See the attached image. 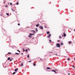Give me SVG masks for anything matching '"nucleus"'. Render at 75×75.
I'll list each match as a JSON object with an SVG mask.
<instances>
[{"instance_id": "a878e982", "label": "nucleus", "mask_w": 75, "mask_h": 75, "mask_svg": "<svg viewBox=\"0 0 75 75\" xmlns=\"http://www.w3.org/2000/svg\"><path fill=\"white\" fill-rule=\"evenodd\" d=\"M59 38H62V37H61V36H59Z\"/></svg>"}, {"instance_id": "f03ea898", "label": "nucleus", "mask_w": 75, "mask_h": 75, "mask_svg": "<svg viewBox=\"0 0 75 75\" xmlns=\"http://www.w3.org/2000/svg\"><path fill=\"white\" fill-rule=\"evenodd\" d=\"M34 33L33 34H31V33H30L29 34V35L28 36V37H32V36L31 35H34Z\"/></svg>"}, {"instance_id": "9b49d317", "label": "nucleus", "mask_w": 75, "mask_h": 75, "mask_svg": "<svg viewBox=\"0 0 75 75\" xmlns=\"http://www.w3.org/2000/svg\"><path fill=\"white\" fill-rule=\"evenodd\" d=\"M16 5H18L19 4L18 3V2L16 3Z\"/></svg>"}, {"instance_id": "ddd939ff", "label": "nucleus", "mask_w": 75, "mask_h": 75, "mask_svg": "<svg viewBox=\"0 0 75 75\" xmlns=\"http://www.w3.org/2000/svg\"><path fill=\"white\" fill-rule=\"evenodd\" d=\"M61 45H63V43H62V42H61Z\"/></svg>"}, {"instance_id": "aec40b11", "label": "nucleus", "mask_w": 75, "mask_h": 75, "mask_svg": "<svg viewBox=\"0 0 75 75\" xmlns=\"http://www.w3.org/2000/svg\"><path fill=\"white\" fill-rule=\"evenodd\" d=\"M11 10H12V11H14V9H11Z\"/></svg>"}, {"instance_id": "1a4fd4ad", "label": "nucleus", "mask_w": 75, "mask_h": 75, "mask_svg": "<svg viewBox=\"0 0 75 75\" xmlns=\"http://www.w3.org/2000/svg\"><path fill=\"white\" fill-rule=\"evenodd\" d=\"M21 67H23V63H21Z\"/></svg>"}, {"instance_id": "f8f14e48", "label": "nucleus", "mask_w": 75, "mask_h": 75, "mask_svg": "<svg viewBox=\"0 0 75 75\" xmlns=\"http://www.w3.org/2000/svg\"><path fill=\"white\" fill-rule=\"evenodd\" d=\"M6 15L7 16H9V13H6Z\"/></svg>"}, {"instance_id": "ea45409f", "label": "nucleus", "mask_w": 75, "mask_h": 75, "mask_svg": "<svg viewBox=\"0 0 75 75\" xmlns=\"http://www.w3.org/2000/svg\"><path fill=\"white\" fill-rule=\"evenodd\" d=\"M56 55H57H57H57V54H56Z\"/></svg>"}, {"instance_id": "4be33fe9", "label": "nucleus", "mask_w": 75, "mask_h": 75, "mask_svg": "<svg viewBox=\"0 0 75 75\" xmlns=\"http://www.w3.org/2000/svg\"><path fill=\"white\" fill-rule=\"evenodd\" d=\"M28 50H27V49H26V50H25V51H26V52H28Z\"/></svg>"}, {"instance_id": "4c0bfd02", "label": "nucleus", "mask_w": 75, "mask_h": 75, "mask_svg": "<svg viewBox=\"0 0 75 75\" xmlns=\"http://www.w3.org/2000/svg\"><path fill=\"white\" fill-rule=\"evenodd\" d=\"M59 40H58V42H59Z\"/></svg>"}, {"instance_id": "dca6fc26", "label": "nucleus", "mask_w": 75, "mask_h": 75, "mask_svg": "<svg viewBox=\"0 0 75 75\" xmlns=\"http://www.w3.org/2000/svg\"><path fill=\"white\" fill-rule=\"evenodd\" d=\"M33 64L34 66V67H35V63H34Z\"/></svg>"}, {"instance_id": "6e6552de", "label": "nucleus", "mask_w": 75, "mask_h": 75, "mask_svg": "<svg viewBox=\"0 0 75 75\" xmlns=\"http://www.w3.org/2000/svg\"><path fill=\"white\" fill-rule=\"evenodd\" d=\"M18 68L16 69H15V71H18Z\"/></svg>"}, {"instance_id": "bb28decb", "label": "nucleus", "mask_w": 75, "mask_h": 75, "mask_svg": "<svg viewBox=\"0 0 75 75\" xmlns=\"http://www.w3.org/2000/svg\"><path fill=\"white\" fill-rule=\"evenodd\" d=\"M27 57H28V58H29V54H28Z\"/></svg>"}, {"instance_id": "473e14b6", "label": "nucleus", "mask_w": 75, "mask_h": 75, "mask_svg": "<svg viewBox=\"0 0 75 75\" xmlns=\"http://www.w3.org/2000/svg\"><path fill=\"white\" fill-rule=\"evenodd\" d=\"M49 41H50V42H51V40H50Z\"/></svg>"}, {"instance_id": "c9c22d12", "label": "nucleus", "mask_w": 75, "mask_h": 75, "mask_svg": "<svg viewBox=\"0 0 75 75\" xmlns=\"http://www.w3.org/2000/svg\"><path fill=\"white\" fill-rule=\"evenodd\" d=\"M68 75H70V73H69L68 74Z\"/></svg>"}, {"instance_id": "cd10ccee", "label": "nucleus", "mask_w": 75, "mask_h": 75, "mask_svg": "<svg viewBox=\"0 0 75 75\" xmlns=\"http://www.w3.org/2000/svg\"><path fill=\"white\" fill-rule=\"evenodd\" d=\"M17 51L19 52L20 53V50H18Z\"/></svg>"}, {"instance_id": "2f4dec72", "label": "nucleus", "mask_w": 75, "mask_h": 75, "mask_svg": "<svg viewBox=\"0 0 75 75\" xmlns=\"http://www.w3.org/2000/svg\"><path fill=\"white\" fill-rule=\"evenodd\" d=\"M12 3H10V5H12Z\"/></svg>"}, {"instance_id": "a18cd8bd", "label": "nucleus", "mask_w": 75, "mask_h": 75, "mask_svg": "<svg viewBox=\"0 0 75 75\" xmlns=\"http://www.w3.org/2000/svg\"><path fill=\"white\" fill-rule=\"evenodd\" d=\"M4 3H5V2H4Z\"/></svg>"}, {"instance_id": "a211bd4d", "label": "nucleus", "mask_w": 75, "mask_h": 75, "mask_svg": "<svg viewBox=\"0 0 75 75\" xmlns=\"http://www.w3.org/2000/svg\"><path fill=\"white\" fill-rule=\"evenodd\" d=\"M69 44H71V43H72V42H70V41H69Z\"/></svg>"}, {"instance_id": "7c9ffc66", "label": "nucleus", "mask_w": 75, "mask_h": 75, "mask_svg": "<svg viewBox=\"0 0 75 75\" xmlns=\"http://www.w3.org/2000/svg\"><path fill=\"white\" fill-rule=\"evenodd\" d=\"M18 25H20V23H18Z\"/></svg>"}, {"instance_id": "20e7f679", "label": "nucleus", "mask_w": 75, "mask_h": 75, "mask_svg": "<svg viewBox=\"0 0 75 75\" xmlns=\"http://www.w3.org/2000/svg\"><path fill=\"white\" fill-rule=\"evenodd\" d=\"M51 36V34H49L48 36H47V38H50V37Z\"/></svg>"}, {"instance_id": "4468645a", "label": "nucleus", "mask_w": 75, "mask_h": 75, "mask_svg": "<svg viewBox=\"0 0 75 75\" xmlns=\"http://www.w3.org/2000/svg\"><path fill=\"white\" fill-rule=\"evenodd\" d=\"M36 29V30H35V31H38V30L37 29V28H35Z\"/></svg>"}, {"instance_id": "37998d69", "label": "nucleus", "mask_w": 75, "mask_h": 75, "mask_svg": "<svg viewBox=\"0 0 75 75\" xmlns=\"http://www.w3.org/2000/svg\"><path fill=\"white\" fill-rule=\"evenodd\" d=\"M50 53H52V52H50Z\"/></svg>"}, {"instance_id": "c85d7f7f", "label": "nucleus", "mask_w": 75, "mask_h": 75, "mask_svg": "<svg viewBox=\"0 0 75 75\" xmlns=\"http://www.w3.org/2000/svg\"><path fill=\"white\" fill-rule=\"evenodd\" d=\"M33 31L34 32V33H35V31H34V30H31V31Z\"/></svg>"}, {"instance_id": "f704fd0d", "label": "nucleus", "mask_w": 75, "mask_h": 75, "mask_svg": "<svg viewBox=\"0 0 75 75\" xmlns=\"http://www.w3.org/2000/svg\"><path fill=\"white\" fill-rule=\"evenodd\" d=\"M45 28H47V26H45Z\"/></svg>"}, {"instance_id": "49530a36", "label": "nucleus", "mask_w": 75, "mask_h": 75, "mask_svg": "<svg viewBox=\"0 0 75 75\" xmlns=\"http://www.w3.org/2000/svg\"><path fill=\"white\" fill-rule=\"evenodd\" d=\"M40 59V60H41V59Z\"/></svg>"}, {"instance_id": "c756f323", "label": "nucleus", "mask_w": 75, "mask_h": 75, "mask_svg": "<svg viewBox=\"0 0 75 75\" xmlns=\"http://www.w3.org/2000/svg\"><path fill=\"white\" fill-rule=\"evenodd\" d=\"M31 62V61H30L28 62Z\"/></svg>"}, {"instance_id": "f257e3e1", "label": "nucleus", "mask_w": 75, "mask_h": 75, "mask_svg": "<svg viewBox=\"0 0 75 75\" xmlns=\"http://www.w3.org/2000/svg\"><path fill=\"white\" fill-rule=\"evenodd\" d=\"M56 46H57L56 47H58V48H60V45L59 43H57Z\"/></svg>"}, {"instance_id": "6ab92c4d", "label": "nucleus", "mask_w": 75, "mask_h": 75, "mask_svg": "<svg viewBox=\"0 0 75 75\" xmlns=\"http://www.w3.org/2000/svg\"><path fill=\"white\" fill-rule=\"evenodd\" d=\"M8 54H10L11 55V52H9L8 53Z\"/></svg>"}, {"instance_id": "39448f33", "label": "nucleus", "mask_w": 75, "mask_h": 75, "mask_svg": "<svg viewBox=\"0 0 75 75\" xmlns=\"http://www.w3.org/2000/svg\"><path fill=\"white\" fill-rule=\"evenodd\" d=\"M65 33V32H64L63 33H64L63 35L64 37H66V34Z\"/></svg>"}, {"instance_id": "423d86ee", "label": "nucleus", "mask_w": 75, "mask_h": 75, "mask_svg": "<svg viewBox=\"0 0 75 75\" xmlns=\"http://www.w3.org/2000/svg\"><path fill=\"white\" fill-rule=\"evenodd\" d=\"M52 71L53 72H55L56 74H57V72L54 70H52Z\"/></svg>"}, {"instance_id": "393cba45", "label": "nucleus", "mask_w": 75, "mask_h": 75, "mask_svg": "<svg viewBox=\"0 0 75 75\" xmlns=\"http://www.w3.org/2000/svg\"><path fill=\"white\" fill-rule=\"evenodd\" d=\"M8 7V5H6L5 6V7Z\"/></svg>"}, {"instance_id": "7ed1b4c3", "label": "nucleus", "mask_w": 75, "mask_h": 75, "mask_svg": "<svg viewBox=\"0 0 75 75\" xmlns=\"http://www.w3.org/2000/svg\"><path fill=\"white\" fill-rule=\"evenodd\" d=\"M39 28L40 29H41V30H42L43 29V27L42 26H39Z\"/></svg>"}, {"instance_id": "0eeeda50", "label": "nucleus", "mask_w": 75, "mask_h": 75, "mask_svg": "<svg viewBox=\"0 0 75 75\" xmlns=\"http://www.w3.org/2000/svg\"><path fill=\"white\" fill-rule=\"evenodd\" d=\"M46 69H51V68H50L49 67H47L46 68Z\"/></svg>"}, {"instance_id": "412c9836", "label": "nucleus", "mask_w": 75, "mask_h": 75, "mask_svg": "<svg viewBox=\"0 0 75 75\" xmlns=\"http://www.w3.org/2000/svg\"><path fill=\"white\" fill-rule=\"evenodd\" d=\"M15 54H17V55H18V54H19V53H16Z\"/></svg>"}, {"instance_id": "72a5a7b5", "label": "nucleus", "mask_w": 75, "mask_h": 75, "mask_svg": "<svg viewBox=\"0 0 75 75\" xmlns=\"http://www.w3.org/2000/svg\"><path fill=\"white\" fill-rule=\"evenodd\" d=\"M23 51H25V50H24V49H23Z\"/></svg>"}, {"instance_id": "9d476101", "label": "nucleus", "mask_w": 75, "mask_h": 75, "mask_svg": "<svg viewBox=\"0 0 75 75\" xmlns=\"http://www.w3.org/2000/svg\"><path fill=\"white\" fill-rule=\"evenodd\" d=\"M39 26V24H38V25H36V27H38Z\"/></svg>"}, {"instance_id": "79ce46f5", "label": "nucleus", "mask_w": 75, "mask_h": 75, "mask_svg": "<svg viewBox=\"0 0 75 75\" xmlns=\"http://www.w3.org/2000/svg\"><path fill=\"white\" fill-rule=\"evenodd\" d=\"M74 31H75V29H74Z\"/></svg>"}, {"instance_id": "58836bf2", "label": "nucleus", "mask_w": 75, "mask_h": 75, "mask_svg": "<svg viewBox=\"0 0 75 75\" xmlns=\"http://www.w3.org/2000/svg\"><path fill=\"white\" fill-rule=\"evenodd\" d=\"M23 53H22V55H23Z\"/></svg>"}, {"instance_id": "c03bdc74", "label": "nucleus", "mask_w": 75, "mask_h": 75, "mask_svg": "<svg viewBox=\"0 0 75 75\" xmlns=\"http://www.w3.org/2000/svg\"><path fill=\"white\" fill-rule=\"evenodd\" d=\"M33 38H32V39H33Z\"/></svg>"}, {"instance_id": "e433bc0d", "label": "nucleus", "mask_w": 75, "mask_h": 75, "mask_svg": "<svg viewBox=\"0 0 75 75\" xmlns=\"http://www.w3.org/2000/svg\"><path fill=\"white\" fill-rule=\"evenodd\" d=\"M12 61V60L11 59H10V61Z\"/></svg>"}, {"instance_id": "5701e85b", "label": "nucleus", "mask_w": 75, "mask_h": 75, "mask_svg": "<svg viewBox=\"0 0 75 75\" xmlns=\"http://www.w3.org/2000/svg\"><path fill=\"white\" fill-rule=\"evenodd\" d=\"M67 59H68V61H69V60H70V58H68Z\"/></svg>"}, {"instance_id": "2eb2a0df", "label": "nucleus", "mask_w": 75, "mask_h": 75, "mask_svg": "<svg viewBox=\"0 0 75 75\" xmlns=\"http://www.w3.org/2000/svg\"><path fill=\"white\" fill-rule=\"evenodd\" d=\"M8 60H10V57H8Z\"/></svg>"}, {"instance_id": "a19ab883", "label": "nucleus", "mask_w": 75, "mask_h": 75, "mask_svg": "<svg viewBox=\"0 0 75 75\" xmlns=\"http://www.w3.org/2000/svg\"><path fill=\"white\" fill-rule=\"evenodd\" d=\"M74 66H73V67H74Z\"/></svg>"}, {"instance_id": "f3484780", "label": "nucleus", "mask_w": 75, "mask_h": 75, "mask_svg": "<svg viewBox=\"0 0 75 75\" xmlns=\"http://www.w3.org/2000/svg\"><path fill=\"white\" fill-rule=\"evenodd\" d=\"M47 34H50V32L48 31V32H47Z\"/></svg>"}, {"instance_id": "b1692460", "label": "nucleus", "mask_w": 75, "mask_h": 75, "mask_svg": "<svg viewBox=\"0 0 75 75\" xmlns=\"http://www.w3.org/2000/svg\"><path fill=\"white\" fill-rule=\"evenodd\" d=\"M16 74V72H14L13 73V75H14Z\"/></svg>"}]
</instances>
